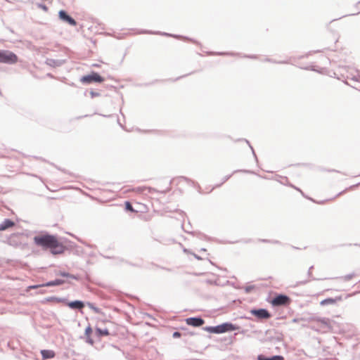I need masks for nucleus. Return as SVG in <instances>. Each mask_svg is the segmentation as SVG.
Masks as SVG:
<instances>
[{
    "label": "nucleus",
    "instance_id": "f257e3e1",
    "mask_svg": "<svg viewBox=\"0 0 360 360\" xmlns=\"http://www.w3.org/2000/svg\"><path fill=\"white\" fill-rule=\"evenodd\" d=\"M34 243L41 247L44 250H50L54 255L61 254L65 251V246L53 235L44 234L37 236L34 238Z\"/></svg>",
    "mask_w": 360,
    "mask_h": 360
},
{
    "label": "nucleus",
    "instance_id": "f03ea898",
    "mask_svg": "<svg viewBox=\"0 0 360 360\" xmlns=\"http://www.w3.org/2000/svg\"><path fill=\"white\" fill-rule=\"evenodd\" d=\"M17 56L11 51L0 50V63L14 64L17 63Z\"/></svg>",
    "mask_w": 360,
    "mask_h": 360
},
{
    "label": "nucleus",
    "instance_id": "7ed1b4c3",
    "mask_svg": "<svg viewBox=\"0 0 360 360\" xmlns=\"http://www.w3.org/2000/svg\"><path fill=\"white\" fill-rule=\"evenodd\" d=\"M290 303V299L284 295H279L275 297L271 301V304L274 307L285 306Z\"/></svg>",
    "mask_w": 360,
    "mask_h": 360
},
{
    "label": "nucleus",
    "instance_id": "20e7f679",
    "mask_svg": "<svg viewBox=\"0 0 360 360\" xmlns=\"http://www.w3.org/2000/svg\"><path fill=\"white\" fill-rule=\"evenodd\" d=\"M103 80H104L103 78H102L96 72H93L91 75H88L84 76L81 79V82H82L87 83V84H90V83H92V82H99V83H101V82H103Z\"/></svg>",
    "mask_w": 360,
    "mask_h": 360
},
{
    "label": "nucleus",
    "instance_id": "39448f33",
    "mask_svg": "<svg viewBox=\"0 0 360 360\" xmlns=\"http://www.w3.org/2000/svg\"><path fill=\"white\" fill-rule=\"evenodd\" d=\"M251 314L259 319H267L271 317L270 313L264 309H253Z\"/></svg>",
    "mask_w": 360,
    "mask_h": 360
},
{
    "label": "nucleus",
    "instance_id": "423d86ee",
    "mask_svg": "<svg viewBox=\"0 0 360 360\" xmlns=\"http://www.w3.org/2000/svg\"><path fill=\"white\" fill-rule=\"evenodd\" d=\"M186 323L194 327H199L204 324L205 321L201 318L191 317L186 319Z\"/></svg>",
    "mask_w": 360,
    "mask_h": 360
},
{
    "label": "nucleus",
    "instance_id": "0eeeda50",
    "mask_svg": "<svg viewBox=\"0 0 360 360\" xmlns=\"http://www.w3.org/2000/svg\"><path fill=\"white\" fill-rule=\"evenodd\" d=\"M58 15L60 20L68 22V24L72 26H75L77 25L76 21L70 15H68L65 11H60L58 13Z\"/></svg>",
    "mask_w": 360,
    "mask_h": 360
},
{
    "label": "nucleus",
    "instance_id": "6e6552de",
    "mask_svg": "<svg viewBox=\"0 0 360 360\" xmlns=\"http://www.w3.org/2000/svg\"><path fill=\"white\" fill-rule=\"evenodd\" d=\"M206 331L213 333H225V323L221 324L215 327H206L205 328Z\"/></svg>",
    "mask_w": 360,
    "mask_h": 360
},
{
    "label": "nucleus",
    "instance_id": "1a4fd4ad",
    "mask_svg": "<svg viewBox=\"0 0 360 360\" xmlns=\"http://www.w3.org/2000/svg\"><path fill=\"white\" fill-rule=\"evenodd\" d=\"M93 330L90 325H89L86 328L84 331V335L86 337V342L89 343L91 345H93L94 343V340L91 338Z\"/></svg>",
    "mask_w": 360,
    "mask_h": 360
},
{
    "label": "nucleus",
    "instance_id": "9d476101",
    "mask_svg": "<svg viewBox=\"0 0 360 360\" xmlns=\"http://www.w3.org/2000/svg\"><path fill=\"white\" fill-rule=\"evenodd\" d=\"M153 189L149 187H144V186H139L133 188L130 190L126 191V192L132 191L139 194H143L146 191H148V193H151Z\"/></svg>",
    "mask_w": 360,
    "mask_h": 360
},
{
    "label": "nucleus",
    "instance_id": "9b49d317",
    "mask_svg": "<svg viewBox=\"0 0 360 360\" xmlns=\"http://www.w3.org/2000/svg\"><path fill=\"white\" fill-rule=\"evenodd\" d=\"M67 306L71 309H82L84 308V304L82 301L77 300L68 302Z\"/></svg>",
    "mask_w": 360,
    "mask_h": 360
},
{
    "label": "nucleus",
    "instance_id": "f8f14e48",
    "mask_svg": "<svg viewBox=\"0 0 360 360\" xmlns=\"http://www.w3.org/2000/svg\"><path fill=\"white\" fill-rule=\"evenodd\" d=\"M342 300V297L340 296V297H337L335 298H327V299H325L323 300H322L320 304L321 305H326V304H335L338 301H340Z\"/></svg>",
    "mask_w": 360,
    "mask_h": 360
},
{
    "label": "nucleus",
    "instance_id": "ddd939ff",
    "mask_svg": "<svg viewBox=\"0 0 360 360\" xmlns=\"http://www.w3.org/2000/svg\"><path fill=\"white\" fill-rule=\"evenodd\" d=\"M41 354L44 359H52L56 355L53 350L49 349H43L41 351Z\"/></svg>",
    "mask_w": 360,
    "mask_h": 360
},
{
    "label": "nucleus",
    "instance_id": "4468645a",
    "mask_svg": "<svg viewBox=\"0 0 360 360\" xmlns=\"http://www.w3.org/2000/svg\"><path fill=\"white\" fill-rule=\"evenodd\" d=\"M15 225V223L10 220L6 219L3 223L0 224V231H4L8 228L13 227Z\"/></svg>",
    "mask_w": 360,
    "mask_h": 360
},
{
    "label": "nucleus",
    "instance_id": "2eb2a0df",
    "mask_svg": "<svg viewBox=\"0 0 360 360\" xmlns=\"http://www.w3.org/2000/svg\"><path fill=\"white\" fill-rule=\"evenodd\" d=\"M96 333L98 337L101 336H108L110 335V333L108 329L102 330L101 328H96Z\"/></svg>",
    "mask_w": 360,
    "mask_h": 360
},
{
    "label": "nucleus",
    "instance_id": "dca6fc26",
    "mask_svg": "<svg viewBox=\"0 0 360 360\" xmlns=\"http://www.w3.org/2000/svg\"><path fill=\"white\" fill-rule=\"evenodd\" d=\"M257 360H283V358L281 356H274L271 358H266L263 355H259Z\"/></svg>",
    "mask_w": 360,
    "mask_h": 360
},
{
    "label": "nucleus",
    "instance_id": "f3484780",
    "mask_svg": "<svg viewBox=\"0 0 360 360\" xmlns=\"http://www.w3.org/2000/svg\"><path fill=\"white\" fill-rule=\"evenodd\" d=\"M63 283H64L63 281L60 280V279H56L55 281L48 282V283H46L45 284H42V285H45V286H55V285H61Z\"/></svg>",
    "mask_w": 360,
    "mask_h": 360
},
{
    "label": "nucleus",
    "instance_id": "a211bd4d",
    "mask_svg": "<svg viewBox=\"0 0 360 360\" xmlns=\"http://www.w3.org/2000/svg\"><path fill=\"white\" fill-rule=\"evenodd\" d=\"M124 205H125V209H126L127 210L130 211V212H137V211H136V210L133 208V207H132L131 204L129 201H126V202H125V203H124Z\"/></svg>",
    "mask_w": 360,
    "mask_h": 360
},
{
    "label": "nucleus",
    "instance_id": "6ab92c4d",
    "mask_svg": "<svg viewBox=\"0 0 360 360\" xmlns=\"http://www.w3.org/2000/svg\"><path fill=\"white\" fill-rule=\"evenodd\" d=\"M60 275H61L62 276H64V277H68V278H74V279H77V278L75 276L71 275L68 273L61 272V273H60Z\"/></svg>",
    "mask_w": 360,
    "mask_h": 360
},
{
    "label": "nucleus",
    "instance_id": "aec40b11",
    "mask_svg": "<svg viewBox=\"0 0 360 360\" xmlns=\"http://www.w3.org/2000/svg\"><path fill=\"white\" fill-rule=\"evenodd\" d=\"M234 327L233 326L232 324H229V323H226V331L228 330H234Z\"/></svg>",
    "mask_w": 360,
    "mask_h": 360
},
{
    "label": "nucleus",
    "instance_id": "412c9836",
    "mask_svg": "<svg viewBox=\"0 0 360 360\" xmlns=\"http://www.w3.org/2000/svg\"><path fill=\"white\" fill-rule=\"evenodd\" d=\"M44 285H30L28 287V289H37V288H39L40 287H43Z\"/></svg>",
    "mask_w": 360,
    "mask_h": 360
},
{
    "label": "nucleus",
    "instance_id": "4be33fe9",
    "mask_svg": "<svg viewBox=\"0 0 360 360\" xmlns=\"http://www.w3.org/2000/svg\"><path fill=\"white\" fill-rule=\"evenodd\" d=\"M87 305L96 312H98V309L96 307H95L92 304L87 303Z\"/></svg>",
    "mask_w": 360,
    "mask_h": 360
},
{
    "label": "nucleus",
    "instance_id": "5701e85b",
    "mask_svg": "<svg viewBox=\"0 0 360 360\" xmlns=\"http://www.w3.org/2000/svg\"><path fill=\"white\" fill-rule=\"evenodd\" d=\"M181 337V333H179V332H174L173 333V338H180Z\"/></svg>",
    "mask_w": 360,
    "mask_h": 360
},
{
    "label": "nucleus",
    "instance_id": "b1692460",
    "mask_svg": "<svg viewBox=\"0 0 360 360\" xmlns=\"http://www.w3.org/2000/svg\"><path fill=\"white\" fill-rule=\"evenodd\" d=\"M263 242H269V240H263Z\"/></svg>",
    "mask_w": 360,
    "mask_h": 360
}]
</instances>
